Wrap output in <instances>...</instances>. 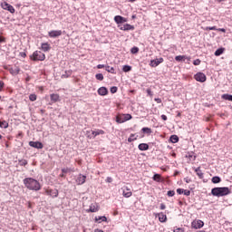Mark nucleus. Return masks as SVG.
<instances>
[{
  "label": "nucleus",
  "mask_w": 232,
  "mask_h": 232,
  "mask_svg": "<svg viewBox=\"0 0 232 232\" xmlns=\"http://www.w3.org/2000/svg\"><path fill=\"white\" fill-rule=\"evenodd\" d=\"M23 182L25 188L30 191H41L42 186L37 179L34 178H25Z\"/></svg>",
  "instance_id": "obj_1"
},
{
  "label": "nucleus",
  "mask_w": 232,
  "mask_h": 232,
  "mask_svg": "<svg viewBox=\"0 0 232 232\" xmlns=\"http://www.w3.org/2000/svg\"><path fill=\"white\" fill-rule=\"evenodd\" d=\"M211 195L213 197H227V195H231V189L227 187H215L211 189Z\"/></svg>",
  "instance_id": "obj_2"
},
{
  "label": "nucleus",
  "mask_w": 232,
  "mask_h": 232,
  "mask_svg": "<svg viewBox=\"0 0 232 232\" xmlns=\"http://www.w3.org/2000/svg\"><path fill=\"white\" fill-rule=\"evenodd\" d=\"M114 21L117 24H119V26H122L121 27V30H133V25L126 24L128 23V19L121 16V15H116L114 16Z\"/></svg>",
  "instance_id": "obj_3"
},
{
  "label": "nucleus",
  "mask_w": 232,
  "mask_h": 232,
  "mask_svg": "<svg viewBox=\"0 0 232 232\" xmlns=\"http://www.w3.org/2000/svg\"><path fill=\"white\" fill-rule=\"evenodd\" d=\"M31 61H44L46 55L41 51H35L30 55Z\"/></svg>",
  "instance_id": "obj_4"
},
{
  "label": "nucleus",
  "mask_w": 232,
  "mask_h": 232,
  "mask_svg": "<svg viewBox=\"0 0 232 232\" xmlns=\"http://www.w3.org/2000/svg\"><path fill=\"white\" fill-rule=\"evenodd\" d=\"M194 79L198 81V82H206L208 81V77L204 72H198L194 75Z\"/></svg>",
  "instance_id": "obj_5"
},
{
  "label": "nucleus",
  "mask_w": 232,
  "mask_h": 232,
  "mask_svg": "<svg viewBox=\"0 0 232 232\" xmlns=\"http://www.w3.org/2000/svg\"><path fill=\"white\" fill-rule=\"evenodd\" d=\"M191 227L193 229H201V227H204V221L198 219V220H194L191 223Z\"/></svg>",
  "instance_id": "obj_6"
},
{
  "label": "nucleus",
  "mask_w": 232,
  "mask_h": 232,
  "mask_svg": "<svg viewBox=\"0 0 232 232\" xmlns=\"http://www.w3.org/2000/svg\"><path fill=\"white\" fill-rule=\"evenodd\" d=\"M162 63H164V58H156L150 61V66H151L152 68H157V66H159V64Z\"/></svg>",
  "instance_id": "obj_7"
},
{
  "label": "nucleus",
  "mask_w": 232,
  "mask_h": 232,
  "mask_svg": "<svg viewBox=\"0 0 232 232\" xmlns=\"http://www.w3.org/2000/svg\"><path fill=\"white\" fill-rule=\"evenodd\" d=\"M29 146L36 150H43V148H44V145L41 141H29Z\"/></svg>",
  "instance_id": "obj_8"
},
{
  "label": "nucleus",
  "mask_w": 232,
  "mask_h": 232,
  "mask_svg": "<svg viewBox=\"0 0 232 232\" xmlns=\"http://www.w3.org/2000/svg\"><path fill=\"white\" fill-rule=\"evenodd\" d=\"M45 193L49 197H52V198H56V197H59V190H57L56 188L47 189V190H45Z\"/></svg>",
  "instance_id": "obj_9"
},
{
  "label": "nucleus",
  "mask_w": 232,
  "mask_h": 232,
  "mask_svg": "<svg viewBox=\"0 0 232 232\" xmlns=\"http://www.w3.org/2000/svg\"><path fill=\"white\" fill-rule=\"evenodd\" d=\"M2 8L4 10H7L8 12H10L11 14H14L15 12V9L14 8V6H12L10 4L5 2L4 4H2Z\"/></svg>",
  "instance_id": "obj_10"
},
{
  "label": "nucleus",
  "mask_w": 232,
  "mask_h": 232,
  "mask_svg": "<svg viewBox=\"0 0 232 232\" xmlns=\"http://www.w3.org/2000/svg\"><path fill=\"white\" fill-rule=\"evenodd\" d=\"M48 35L53 39H57V37L63 35V31H50Z\"/></svg>",
  "instance_id": "obj_11"
},
{
  "label": "nucleus",
  "mask_w": 232,
  "mask_h": 232,
  "mask_svg": "<svg viewBox=\"0 0 232 232\" xmlns=\"http://www.w3.org/2000/svg\"><path fill=\"white\" fill-rule=\"evenodd\" d=\"M186 59L188 61H191V58L188 57L186 55H178L175 57V61H177L178 63H184L186 61Z\"/></svg>",
  "instance_id": "obj_12"
},
{
  "label": "nucleus",
  "mask_w": 232,
  "mask_h": 232,
  "mask_svg": "<svg viewBox=\"0 0 232 232\" xmlns=\"http://www.w3.org/2000/svg\"><path fill=\"white\" fill-rule=\"evenodd\" d=\"M122 195H123V197H125V198H130V197H131L133 195V193L130 191V188H128V187H123Z\"/></svg>",
  "instance_id": "obj_13"
},
{
  "label": "nucleus",
  "mask_w": 232,
  "mask_h": 232,
  "mask_svg": "<svg viewBox=\"0 0 232 232\" xmlns=\"http://www.w3.org/2000/svg\"><path fill=\"white\" fill-rule=\"evenodd\" d=\"M84 182H86V176L80 174L76 179V183L79 186H82V184H84Z\"/></svg>",
  "instance_id": "obj_14"
},
{
  "label": "nucleus",
  "mask_w": 232,
  "mask_h": 232,
  "mask_svg": "<svg viewBox=\"0 0 232 232\" xmlns=\"http://www.w3.org/2000/svg\"><path fill=\"white\" fill-rule=\"evenodd\" d=\"M40 50H42V52H49L50 50H52V46H50V44L48 43H43L41 44V48Z\"/></svg>",
  "instance_id": "obj_15"
},
{
  "label": "nucleus",
  "mask_w": 232,
  "mask_h": 232,
  "mask_svg": "<svg viewBox=\"0 0 232 232\" xmlns=\"http://www.w3.org/2000/svg\"><path fill=\"white\" fill-rule=\"evenodd\" d=\"M138 150H140V151H148V150H150V145L148 143H140Z\"/></svg>",
  "instance_id": "obj_16"
},
{
  "label": "nucleus",
  "mask_w": 232,
  "mask_h": 232,
  "mask_svg": "<svg viewBox=\"0 0 232 232\" xmlns=\"http://www.w3.org/2000/svg\"><path fill=\"white\" fill-rule=\"evenodd\" d=\"M98 94H100L102 97H104L105 95H108V88L100 87L98 89Z\"/></svg>",
  "instance_id": "obj_17"
},
{
  "label": "nucleus",
  "mask_w": 232,
  "mask_h": 232,
  "mask_svg": "<svg viewBox=\"0 0 232 232\" xmlns=\"http://www.w3.org/2000/svg\"><path fill=\"white\" fill-rule=\"evenodd\" d=\"M194 171L196 175L198 177V179H204V172H202V169H200V167L194 169Z\"/></svg>",
  "instance_id": "obj_18"
},
{
  "label": "nucleus",
  "mask_w": 232,
  "mask_h": 232,
  "mask_svg": "<svg viewBox=\"0 0 232 232\" xmlns=\"http://www.w3.org/2000/svg\"><path fill=\"white\" fill-rule=\"evenodd\" d=\"M158 217H159L160 222L164 223L168 221V217L166 216V214H164V212L159 213Z\"/></svg>",
  "instance_id": "obj_19"
},
{
  "label": "nucleus",
  "mask_w": 232,
  "mask_h": 232,
  "mask_svg": "<svg viewBox=\"0 0 232 232\" xmlns=\"http://www.w3.org/2000/svg\"><path fill=\"white\" fill-rule=\"evenodd\" d=\"M116 122L118 124H122L123 122H126L124 120V114H119L116 116Z\"/></svg>",
  "instance_id": "obj_20"
},
{
  "label": "nucleus",
  "mask_w": 232,
  "mask_h": 232,
  "mask_svg": "<svg viewBox=\"0 0 232 232\" xmlns=\"http://www.w3.org/2000/svg\"><path fill=\"white\" fill-rule=\"evenodd\" d=\"M50 99H51L52 102H59V101H60L59 94H55V93L51 94Z\"/></svg>",
  "instance_id": "obj_21"
},
{
  "label": "nucleus",
  "mask_w": 232,
  "mask_h": 232,
  "mask_svg": "<svg viewBox=\"0 0 232 232\" xmlns=\"http://www.w3.org/2000/svg\"><path fill=\"white\" fill-rule=\"evenodd\" d=\"M211 182H212V184H220V182H222V179H220V177H218V176H214L211 179Z\"/></svg>",
  "instance_id": "obj_22"
},
{
  "label": "nucleus",
  "mask_w": 232,
  "mask_h": 232,
  "mask_svg": "<svg viewBox=\"0 0 232 232\" xmlns=\"http://www.w3.org/2000/svg\"><path fill=\"white\" fill-rule=\"evenodd\" d=\"M152 180H154L155 182H162V176H160V174H154L152 177Z\"/></svg>",
  "instance_id": "obj_23"
},
{
  "label": "nucleus",
  "mask_w": 232,
  "mask_h": 232,
  "mask_svg": "<svg viewBox=\"0 0 232 232\" xmlns=\"http://www.w3.org/2000/svg\"><path fill=\"white\" fill-rule=\"evenodd\" d=\"M221 99H223L224 101H229L230 102H232V94L225 93L221 95Z\"/></svg>",
  "instance_id": "obj_24"
},
{
  "label": "nucleus",
  "mask_w": 232,
  "mask_h": 232,
  "mask_svg": "<svg viewBox=\"0 0 232 232\" xmlns=\"http://www.w3.org/2000/svg\"><path fill=\"white\" fill-rule=\"evenodd\" d=\"M169 140H170V142H172V144H177V142H179V136L173 134L170 136Z\"/></svg>",
  "instance_id": "obj_25"
},
{
  "label": "nucleus",
  "mask_w": 232,
  "mask_h": 232,
  "mask_svg": "<svg viewBox=\"0 0 232 232\" xmlns=\"http://www.w3.org/2000/svg\"><path fill=\"white\" fill-rule=\"evenodd\" d=\"M225 49L223 47L218 48V50H216V52L214 53V55H216V57H220V55H222V53H224Z\"/></svg>",
  "instance_id": "obj_26"
},
{
  "label": "nucleus",
  "mask_w": 232,
  "mask_h": 232,
  "mask_svg": "<svg viewBox=\"0 0 232 232\" xmlns=\"http://www.w3.org/2000/svg\"><path fill=\"white\" fill-rule=\"evenodd\" d=\"M88 211L89 213H97V211H99V208L95 205H91Z\"/></svg>",
  "instance_id": "obj_27"
},
{
  "label": "nucleus",
  "mask_w": 232,
  "mask_h": 232,
  "mask_svg": "<svg viewBox=\"0 0 232 232\" xmlns=\"http://www.w3.org/2000/svg\"><path fill=\"white\" fill-rule=\"evenodd\" d=\"M92 135H93V137H97V135H104V130H92Z\"/></svg>",
  "instance_id": "obj_28"
},
{
  "label": "nucleus",
  "mask_w": 232,
  "mask_h": 232,
  "mask_svg": "<svg viewBox=\"0 0 232 232\" xmlns=\"http://www.w3.org/2000/svg\"><path fill=\"white\" fill-rule=\"evenodd\" d=\"M186 158H187V159H189V160H195V159H197V156H195V153H194V152H188V153L186 155Z\"/></svg>",
  "instance_id": "obj_29"
},
{
  "label": "nucleus",
  "mask_w": 232,
  "mask_h": 232,
  "mask_svg": "<svg viewBox=\"0 0 232 232\" xmlns=\"http://www.w3.org/2000/svg\"><path fill=\"white\" fill-rule=\"evenodd\" d=\"M105 70H106V72H108L109 73H113V74L116 73V72H115V68L111 67L110 65H106V66H105Z\"/></svg>",
  "instance_id": "obj_30"
},
{
  "label": "nucleus",
  "mask_w": 232,
  "mask_h": 232,
  "mask_svg": "<svg viewBox=\"0 0 232 232\" xmlns=\"http://www.w3.org/2000/svg\"><path fill=\"white\" fill-rule=\"evenodd\" d=\"M96 222H99V220H102V222H108V218L106 216H100L98 218H95Z\"/></svg>",
  "instance_id": "obj_31"
},
{
  "label": "nucleus",
  "mask_w": 232,
  "mask_h": 232,
  "mask_svg": "<svg viewBox=\"0 0 232 232\" xmlns=\"http://www.w3.org/2000/svg\"><path fill=\"white\" fill-rule=\"evenodd\" d=\"M8 126H9L8 121H0V128H4L5 130H6V128H8Z\"/></svg>",
  "instance_id": "obj_32"
},
{
  "label": "nucleus",
  "mask_w": 232,
  "mask_h": 232,
  "mask_svg": "<svg viewBox=\"0 0 232 232\" xmlns=\"http://www.w3.org/2000/svg\"><path fill=\"white\" fill-rule=\"evenodd\" d=\"M141 131L143 133H147L148 135H151L152 131H151V129L150 128H148V127H143L141 129Z\"/></svg>",
  "instance_id": "obj_33"
},
{
  "label": "nucleus",
  "mask_w": 232,
  "mask_h": 232,
  "mask_svg": "<svg viewBox=\"0 0 232 232\" xmlns=\"http://www.w3.org/2000/svg\"><path fill=\"white\" fill-rule=\"evenodd\" d=\"M122 71H123L125 73H128V72H131V66H130V65H123Z\"/></svg>",
  "instance_id": "obj_34"
},
{
  "label": "nucleus",
  "mask_w": 232,
  "mask_h": 232,
  "mask_svg": "<svg viewBox=\"0 0 232 232\" xmlns=\"http://www.w3.org/2000/svg\"><path fill=\"white\" fill-rule=\"evenodd\" d=\"M19 166H26L28 165V160H18Z\"/></svg>",
  "instance_id": "obj_35"
},
{
  "label": "nucleus",
  "mask_w": 232,
  "mask_h": 232,
  "mask_svg": "<svg viewBox=\"0 0 232 232\" xmlns=\"http://www.w3.org/2000/svg\"><path fill=\"white\" fill-rule=\"evenodd\" d=\"M125 122L128 121H131L133 119V116L131 114H123Z\"/></svg>",
  "instance_id": "obj_36"
},
{
  "label": "nucleus",
  "mask_w": 232,
  "mask_h": 232,
  "mask_svg": "<svg viewBox=\"0 0 232 232\" xmlns=\"http://www.w3.org/2000/svg\"><path fill=\"white\" fill-rule=\"evenodd\" d=\"M95 78L97 79V81H104V75H102V73H97L95 75Z\"/></svg>",
  "instance_id": "obj_37"
},
{
  "label": "nucleus",
  "mask_w": 232,
  "mask_h": 232,
  "mask_svg": "<svg viewBox=\"0 0 232 232\" xmlns=\"http://www.w3.org/2000/svg\"><path fill=\"white\" fill-rule=\"evenodd\" d=\"M29 100L32 102H35V101H37V95L36 94H30L29 95Z\"/></svg>",
  "instance_id": "obj_38"
},
{
  "label": "nucleus",
  "mask_w": 232,
  "mask_h": 232,
  "mask_svg": "<svg viewBox=\"0 0 232 232\" xmlns=\"http://www.w3.org/2000/svg\"><path fill=\"white\" fill-rule=\"evenodd\" d=\"M138 52H139V47L137 46H134L130 49V53H132L133 55H135Z\"/></svg>",
  "instance_id": "obj_39"
},
{
  "label": "nucleus",
  "mask_w": 232,
  "mask_h": 232,
  "mask_svg": "<svg viewBox=\"0 0 232 232\" xmlns=\"http://www.w3.org/2000/svg\"><path fill=\"white\" fill-rule=\"evenodd\" d=\"M135 137V134H130V136L128 138V142H133L134 140H137V137Z\"/></svg>",
  "instance_id": "obj_40"
},
{
  "label": "nucleus",
  "mask_w": 232,
  "mask_h": 232,
  "mask_svg": "<svg viewBox=\"0 0 232 232\" xmlns=\"http://www.w3.org/2000/svg\"><path fill=\"white\" fill-rule=\"evenodd\" d=\"M19 72H21V70L19 69V67H16L14 70H11L10 72L14 75H18Z\"/></svg>",
  "instance_id": "obj_41"
},
{
  "label": "nucleus",
  "mask_w": 232,
  "mask_h": 232,
  "mask_svg": "<svg viewBox=\"0 0 232 232\" xmlns=\"http://www.w3.org/2000/svg\"><path fill=\"white\" fill-rule=\"evenodd\" d=\"M119 88L117 86L111 87V93H117Z\"/></svg>",
  "instance_id": "obj_42"
},
{
  "label": "nucleus",
  "mask_w": 232,
  "mask_h": 232,
  "mask_svg": "<svg viewBox=\"0 0 232 232\" xmlns=\"http://www.w3.org/2000/svg\"><path fill=\"white\" fill-rule=\"evenodd\" d=\"M6 43V37L0 34V44Z\"/></svg>",
  "instance_id": "obj_43"
},
{
  "label": "nucleus",
  "mask_w": 232,
  "mask_h": 232,
  "mask_svg": "<svg viewBox=\"0 0 232 232\" xmlns=\"http://www.w3.org/2000/svg\"><path fill=\"white\" fill-rule=\"evenodd\" d=\"M168 197H175V190H169L167 192Z\"/></svg>",
  "instance_id": "obj_44"
},
{
  "label": "nucleus",
  "mask_w": 232,
  "mask_h": 232,
  "mask_svg": "<svg viewBox=\"0 0 232 232\" xmlns=\"http://www.w3.org/2000/svg\"><path fill=\"white\" fill-rule=\"evenodd\" d=\"M200 63H201L200 59H196L193 61L194 66H199Z\"/></svg>",
  "instance_id": "obj_45"
},
{
  "label": "nucleus",
  "mask_w": 232,
  "mask_h": 232,
  "mask_svg": "<svg viewBox=\"0 0 232 232\" xmlns=\"http://www.w3.org/2000/svg\"><path fill=\"white\" fill-rule=\"evenodd\" d=\"M183 194L185 197H189V195H191V190L184 189Z\"/></svg>",
  "instance_id": "obj_46"
},
{
  "label": "nucleus",
  "mask_w": 232,
  "mask_h": 232,
  "mask_svg": "<svg viewBox=\"0 0 232 232\" xmlns=\"http://www.w3.org/2000/svg\"><path fill=\"white\" fill-rule=\"evenodd\" d=\"M70 74H68V71H65V73L62 75V79H68Z\"/></svg>",
  "instance_id": "obj_47"
},
{
  "label": "nucleus",
  "mask_w": 232,
  "mask_h": 232,
  "mask_svg": "<svg viewBox=\"0 0 232 232\" xmlns=\"http://www.w3.org/2000/svg\"><path fill=\"white\" fill-rule=\"evenodd\" d=\"M177 193H178V195H182V194H184V188H177Z\"/></svg>",
  "instance_id": "obj_48"
},
{
  "label": "nucleus",
  "mask_w": 232,
  "mask_h": 232,
  "mask_svg": "<svg viewBox=\"0 0 232 232\" xmlns=\"http://www.w3.org/2000/svg\"><path fill=\"white\" fill-rule=\"evenodd\" d=\"M3 88H5V82L0 81V92H3Z\"/></svg>",
  "instance_id": "obj_49"
},
{
  "label": "nucleus",
  "mask_w": 232,
  "mask_h": 232,
  "mask_svg": "<svg viewBox=\"0 0 232 232\" xmlns=\"http://www.w3.org/2000/svg\"><path fill=\"white\" fill-rule=\"evenodd\" d=\"M97 68H98V70H102V68H106V65H104V64H98Z\"/></svg>",
  "instance_id": "obj_50"
},
{
  "label": "nucleus",
  "mask_w": 232,
  "mask_h": 232,
  "mask_svg": "<svg viewBox=\"0 0 232 232\" xmlns=\"http://www.w3.org/2000/svg\"><path fill=\"white\" fill-rule=\"evenodd\" d=\"M173 232H184V229L178 227V228L174 229Z\"/></svg>",
  "instance_id": "obj_51"
},
{
  "label": "nucleus",
  "mask_w": 232,
  "mask_h": 232,
  "mask_svg": "<svg viewBox=\"0 0 232 232\" xmlns=\"http://www.w3.org/2000/svg\"><path fill=\"white\" fill-rule=\"evenodd\" d=\"M160 209L164 210L166 209V205L164 203L160 204Z\"/></svg>",
  "instance_id": "obj_52"
},
{
  "label": "nucleus",
  "mask_w": 232,
  "mask_h": 232,
  "mask_svg": "<svg viewBox=\"0 0 232 232\" xmlns=\"http://www.w3.org/2000/svg\"><path fill=\"white\" fill-rule=\"evenodd\" d=\"M106 182L111 183V182H113V179H111V177H108L106 179Z\"/></svg>",
  "instance_id": "obj_53"
},
{
  "label": "nucleus",
  "mask_w": 232,
  "mask_h": 232,
  "mask_svg": "<svg viewBox=\"0 0 232 232\" xmlns=\"http://www.w3.org/2000/svg\"><path fill=\"white\" fill-rule=\"evenodd\" d=\"M19 55H20V57L24 58V57H26V53L21 52V53H19Z\"/></svg>",
  "instance_id": "obj_54"
},
{
  "label": "nucleus",
  "mask_w": 232,
  "mask_h": 232,
  "mask_svg": "<svg viewBox=\"0 0 232 232\" xmlns=\"http://www.w3.org/2000/svg\"><path fill=\"white\" fill-rule=\"evenodd\" d=\"M148 95H153V92H151V89H147Z\"/></svg>",
  "instance_id": "obj_55"
},
{
  "label": "nucleus",
  "mask_w": 232,
  "mask_h": 232,
  "mask_svg": "<svg viewBox=\"0 0 232 232\" xmlns=\"http://www.w3.org/2000/svg\"><path fill=\"white\" fill-rule=\"evenodd\" d=\"M161 119L162 121H168V116H166L165 114H162Z\"/></svg>",
  "instance_id": "obj_56"
},
{
  "label": "nucleus",
  "mask_w": 232,
  "mask_h": 232,
  "mask_svg": "<svg viewBox=\"0 0 232 232\" xmlns=\"http://www.w3.org/2000/svg\"><path fill=\"white\" fill-rule=\"evenodd\" d=\"M155 101L156 102H158V104H160V102H162V100H160V98H156Z\"/></svg>",
  "instance_id": "obj_57"
},
{
  "label": "nucleus",
  "mask_w": 232,
  "mask_h": 232,
  "mask_svg": "<svg viewBox=\"0 0 232 232\" xmlns=\"http://www.w3.org/2000/svg\"><path fill=\"white\" fill-rule=\"evenodd\" d=\"M62 173H68V169H62Z\"/></svg>",
  "instance_id": "obj_58"
},
{
  "label": "nucleus",
  "mask_w": 232,
  "mask_h": 232,
  "mask_svg": "<svg viewBox=\"0 0 232 232\" xmlns=\"http://www.w3.org/2000/svg\"><path fill=\"white\" fill-rule=\"evenodd\" d=\"M185 182H187V184H189L191 182V179H185Z\"/></svg>",
  "instance_id": "obj_59"
},
{
  "label": "nucleus",
  "mask_w": 232,
  "mask_h": 232,
  "mask_svg": "<svg viewBox=\"0 0 232 232\" xmlns=\"http://www.w3.org/2000/svg\"><path fill=\"white\" fill-rule=\"evenodd\" d=\"M207 30H216L215 27H207Z\"/></svg>",
  "instance_id": "obj_60"
},
{
  "label": "nucleus",
  "mask_w": 232,
  "mask_h": 232,
  "mask_svg": "<svg viewBox=\"0 0 232 232\" xmlns=\"http://www.w3.org/2000/svg\"><path fill=\"white\" fill-rule=\"evenodd\" d=\"M60 177L64 178V173L60 174Z\"/></svg>",
  "instance_id": "obj_61"
},
{
  "label": "nucleus",
  "mask_w": 232,
  "mask_h": 232,
  "mask_svg": "<svg viewBox=\"0 0 232 232\" xmlns=\"http://www.w3.org/2000/svg\"><path fill=\"white\" fill-rule=\"evenodd\" d=\"M172 157H177V153H172Z\"/></svg>",
  "instance_id": "obj_62"
},
{
  "label": "nucleus",
  "mask_w": 232,
  "mask_h": 232,
  "mask_svg": "<svg viewBox=\"0 0 232 232\" xmlns=\"http://www.w3.org/2000/svg\"><path fill=\"white\" fill-rule=\"evenodd\" d=\"M40 111H41V113H44L45 111L44 110H41Z\"/></svg>",
  "instance_id": "obj_63"
},
{
  "label": "nucleus",
  "mask_w": 232,
  "mask_h": 232,
  "mask_svg": "<svg viewBox=\"0 0 232 232\" xmlns=\"http://www.w3.org/2000/svg\"><path fill=\"white\" fill-rule=\"evenodd\" d=\"M180 115H181L180 112H179V113L177 114V117H180Z\"/></svg>",
  "instance_id": "obj_64"
}]
</instances>
